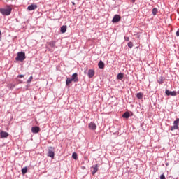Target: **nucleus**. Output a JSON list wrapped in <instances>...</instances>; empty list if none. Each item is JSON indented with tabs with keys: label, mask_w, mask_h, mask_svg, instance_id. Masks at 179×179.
<instances>
[{
	"label": "nucleus",
	"mask_w": 179,
	"mask_h": 179,
	"mask_svg": "<svg viewBox=\"0 0 179 179\" xmlns=\"http://www.w3.org/2000/svg\"><path fill=\"white\" fill-rule=\"evenodd\" d=\"M0 13L3 16H9L12 13V7L8 6L7 8H0Z\"/></svg>",
	"instance_id": "nucleus-1"
},
{
	"label": "nucleus",
	"mask_w": 179,
	"mask_h": 179,
	"mask_svg": "<svg viewBox=\"0 0 179 179\" xmlns=\"http://www.w3.org/2000/svg\"><path fill=\"white\" fill-rule=\"evenodd\" d=\"M26 59V54L24 52H19L15 57V61L23 62Z\"/></svg>",
	"instance_id": "nucleus-2"
},
{
	"label": "nucleus",
	"mask_w": 179,
	"mask_h": 179,
	"mask_svg": "<svg viewBox=\"0 0 179 179\" xmlns=\"http://www.w3.org/2000/svg\"><path fill=\"white\" fill-rule=\"evenodd\" d=\"M55 148L54 147H48V155L47 156L48 157H51L52 159H54V157L55 156Z\"/></svg>",
	"instance_id": "nucleus-3"
},
{
	"label": "nucleus",
	"mask_w": 179,
	"mask_h": 179,
	"mask_svg": "<svg viewBox=\"0 0 179 179\" xmlns=\"http://www.w3.org/2000/svg\"><path fill=\"white\" fill-rule=\"evenodd\" d=\"M179 118H177L173 122V125L171 127V131H174L175 129H178Z\"/></svg>",
	"instance_id": "nucleus-4"
},
{
	"label": "nucleus",
	"mask_w": 179,
	"mask_h": 179,
	"mask_svg": "<svg viewBox=\"0 0 179 179\" xmlns=\"http://www.w3.org/2000/svg\"><path fill=\"white\" fill-rule=\"evenodd\" d=\"M165 94H166V96H177V92H176V91H170L169 90H166Z\"/></svg>",
	"instance_id": "nucleus-5"
},
{
	"label": "nucleus",
	"mask_w": 179,
	"mask_h": 179,
	"mask_svg": "<svg viewBox=\"0 0 179 179\" xmlns=\"http://www.w3.org/2000/svg\"><path fill=\"white\" fill-rule=\"evenodd\" d=\"M120 20H121V16H120L119 15H115L112 20V22L113 23H118V22H120Z\"/></svg>",
	"instance_id": "nucleus-6"
},
{
	"label": "nucleus",
	"mask_w": 179,
	"mask_h": 179,
	"mask_svg": "<svg viewBox=\"0 0 179 179\" xmlns=\"http://www.w3.org/2000/svg\"><path fill=\"white\" fill-rule=\"evenodd\" d=\"M71 80H73V82H79V78L78 77V73H73L72 76H71Z\"/></svg>",
	"instance_id": "nucleus-7"
},
{
	"label": "nucleus",
	"mask_w": 179,
	"mask_h": 179,
	"mask_svg": "<svg viewBox=\"0 0 179 179\" xmlns=\"http://www.w3.org/2000/svg\"><path fill=\"white\" fill-rule=\"evenodd\" d=\"M31 132L32 134H38L40 132V127L37 126L31 127Z\"/></svg>",
	"instance_id": "nucleus-8"
},
{
	"label": "nucleus",
	"mask_w": 179,
	"mask_h": 179,
	"mask_svg": "<svg viewBox=\"0 0 179 179\" xmlns=\"http://www.w3.org/2000/svg\"><path fill=\"white\" fill-rule=\"evenodd\" d=\"M88 128L92 129V131H95L96 128H97V126H96V124L94 122H91L89 124Z\"/></svg>",
	"instance_id": "nucleus-9"
},
{
	"label": "nucleus",
	"mask_w": 179,
	"mask_h": 179,
	"mask_svg": "<svg viewBox=\"0 0 179 179\" xmlns=\"http://www.w3.org/2000/svg\"><path fill=\"white\" fill-rule=\"evenodd\" d=\"M87 75L89 78H93V76H94V70L93 69L88 70Z\"/></svg>",
	"instance_id": "nucleus-10"
},
{
	"label": "nucleus",
	"mask_w": 179,
	"mask_h": 179,
	"mask_svg": "<svg viewBox=\"0 0 179 179\" xmlns=\"http://www.w3.org/2000/svg\"><path fill=\"white\" fill-rule=\"evenodd\" d=\"M0 136H1V138H8V136H9V134L6 131H1L0 132Z\"/></svg>",
	"instance_id": "nucleus-11"
},
{
	"label": "nucleus",
	"mask_w": 179,
	"mask_h": 179,
	"mask_svg": "<svg viewBox=\"0 0 179 179\" xmlns=\"http://www.w3.org/2000/svg\"><path fill=\"white\" fill-rule=\"evenodd\" d=\"M28 10H34L37 9V5L31 4L27 7Z\"/></svg>",
	"instance_id": "nucleus-12"
},
{
	"label": "nucleus",
	"mask_w": 179,
	"mask_h": 179,
	"mask_svg": "<svg viewBox=\"0 0 179 179\" xmlns=\"http://www.w3.org/2000/svg\"><path fill=\"white\" fill-rule=\"evenodd\" d=\"M93 171H92V174L94 175L97 173L99 171V165L96 164L92 166Z\"/></svg>",
	"instance_id": "nucleus-13"
},
{
	"label": "nucleus",
	"mask_w": 179,
	"mask_h": 179,
	"mask_svg": "<svg viewBox=\"0 0 179 179\" xmlns=\"http://www.w3.org/2000/svg\"><path fill=\"white\" fill-rule=\"evenodd\" d=\"M98 66L99 69H104V62L103 61H99L98 63Z\"/></svg>",
	"instance_id": "nucleus-14"
},
{
	"label": "nucleus",
	"mask_w": 179,
	"mask_h": 179,
	"mask_svg": "<svg viewBox=\"0 0 179 179\" xmlns=\"http://www.w3.org/2000/svg\"><path fill=\"white\" fill-rule=\"evenodd\" d=\"M66 28H67L66 25L62 26L60 28L61 33H62V34L66 33Z\"/></svg>",
	"instance_id": "nucleus-15"
},
{
	"label": "nucleus",
	"mask_w": 179,
	"mask_h": 179,
	"mask_svg": "<svg viewBox=\"0 0 179 179\" xmlns=\"http://www.w3.org/2000/svg\"><path fill=\"white\" fill-rule=\"evenodd\" d=\"M117 79H118L119 80H122V79H124V73H119L117 76Z\"/></svg>",
	"instance_id": "nucleus-16"
},
{
	"label": "nucleus",
	"mask_w": 179,
	"mask_h": 179,
	"mask_svg": "<svg viewBox=\"0 0 179 179\" xmlns=\"http://www.w3.org/2000/svg\"><path fill=\"white\" fill-rule=\"evenodd\" d=\"M72 82H73V80H72V78H67L66 80V85L68 86L70 85V83H72Z\"/></svg>",
	"instance_id": "nucleus-17"
},
{
	"label": "nucleus",
	"mask_w": 179,
	"mask_h": 179,
	"mask_svg": "<svg viewBox=\"0 0 179 179\" xmlns=\"http://www.w3.org/2000/svg\"><path fill=\"white\" fill-rule=\"evenodd\" d=\"M137 99H139V100H141V99H143V94L142 92H138L136 94Z\"/></svg>",
	"instance_id": "nucleus-18"
},
{
	"label": "nucleus",
	"mask_w": 179,
	"mask_h": 179,
	"mask_svg": "<svg viewBox=\"0 0 179 179\" xmlns=\"http://www.w3.org/2000/svg\"><path fill=\"white\" fill-rule=\"evenodd\" d=\"M123 118H126L128 119L129 118V112H125L123 115H122Z\"/></svg>",
	"instance_id": "nucleus-19"
},
{
	"label": "nucleus",
	"mask_w": 179,
	"mask_h": 179,
	"mask_svg": "<svg viewBox=\"0 0 179 179\" xmlns=\"http://www.w3.org/2000/svg\"><path fill=\"white\" fill-rule=\"evenodd\" d=\"M50 47H51L52 48L55 47V41H52L48 43Z\"/></svg>",
	"instance_id": "nucleus-20"
},
{
	"label": "nucleus",
	"mask_w": 179,
	"mask_h": 179,
	"mask_svg": "<svg viewBox=\"0 0 179 179\" xmlns=\"http://www.w3.org/2000/svg\"><path fill=\"white\" fill-rule=\"evenodd\" d=\"M72 157L74 159V160H78V154L76 152H73L72 154Z\"/></svg>",
	"instance_id": "nucleus-21"
},
{
	"label": "nucleus",
	"mask_w": 179,
	"mask_h": 179,
	"mask_svg": "<svg viewBox=\"0 0 179 179\" xmlns=\"http://www.w3.org/2000/svg\"><path fill=\"white\" fill-rule=\"evenodd\" d=\"M157 14V8H154L152 9V15H153L154 16H156Z\"/></svg>",
	"instance_id": "nucleus-22"
},
{
	"label": "nucleus",
	"mask_w": 179,
	"mask_h": 179,
	"mask_svg": "<svg viewBox=\"0 0 179 179\" xmlns=\"http://www.w3.org/2000/svg\"><path fill=\"white\" fill-rule=\"evenodd\" d=\"M27 173V167H24L22 169V174L24 175Z\"/></svg>",
	"instance_id": "nucleus-23"
},
{
	"label": "nucleus",
	"mask_w": 179,
	"mask_h": 179,
	"mask_svg": "<svg viewBox=\"0 0 179 179\" xmlns=\"http://www.w3.org/2000/svg\"><path fill=\"white\" fill-rule=\"evenodd\" d=\"M163 82H164V78H158V83H159V85H162Z\"/></svg>",
	"instance_id": "nucleus-24"
},
{
	"label": "nucleus",
	"mask_w": 179,
	"mask_h": 179,
	"mask_svg": "<svg viewBox=\"0 0 179 179\" xmlns=\"http://www.w3.org/2000/svg\"><path fill=\"white\" fill-rule=\"evenodd\" d=\"M31 80H33V76H31L27 80V83H30V82H31Z\"/></svg>",
	"instance_id": "nucleus-25"
},
{
	"label": "nucleus",
	"mask_w": 179,
	"mask_h": 179,
	"mask_svg": "<svg viewBox=\"0 0 179 179\" xmlns=\"http://www.w3.org/2000/svg\"><path fill=\"white\" fill-rule=\"evenodd\" d=\"M127 45L129 48H132V47H134V44L132 43V42H129Z\"/></svg>",
	"instance_id": "nucleus-26"
},
{
	"label": "nucleus",
	"mask_w": 179,
	"mask_h": 179,
	"mask_svg": "<svg viewBox=\"0 0 179 179\" xmlns=\"http://www.w3.org/2000/svg\"><path fill=\"white\" fill-rule=\"evenodd\" d=\"M16 86V85L15 84H10V85H9V87L10 88V89H15V87Z\"/></svg>",
	"instance_id": "nucleus-27"
},
{
	"label": "nucleus",
	"mask_w": 179,
	"mask_h": 179,
	"mask_svg": "<svg viewBox=\"0 0 179 179\" xmlns=\"http://www.w3.org/2000/svg\"><path fill=\"white\" fill-rule=\"evenodd\" d=\"M160 179H166V176H164V173H162V174L160 176Z\"/></svg>",
	"instance_id": "nucleus-28"
},
{
	"label": "nucleus",
	"mask_w": 179,
	"mask_h": 179,
	"mask_svg": "<svg viewBox=\"0 0 179 179\" xmlns=\"http://www.w3.org/2000/svg\"><path fill=\"white\" fill-rule=\"evenodd\" d=\"M124 40H125V41H129V37L125 36Z\"/></svg>",
	"instance_id": "nucleus-29"
},
{
	"label": "nucleus",
	"mask_w": 179,
	"mask_h": 179,
	"mask_svg": "<svg viewBox=\"0 0 179 179\" xmlns=\"http://www.w3.org/2000/svg\"><path fill=\"white\" fill-rule=\"evenodd\" d=\"M24 75L20 74L17 76V78H24Z\"/></svg>",
	"instance_id": "nucleus-30"
},
{
	"label": "nucleus",
	"mask_w": 179,
	"mask_h": 179,
	"mask_svg": "<svg viewBox=\"0 0 179 179\" xmlns=\"http://www.w3.org/2000/svg\"><path fill=\"white\" fill-rule=\"evenodd\" d=\"M176 36H177V37H179V29L176 31Z\"/></svg>",
	"instance_id": "nucleus-31"
},
{
	"label": "nucleus",
	"mask_w": 179,
	"mask_h": 179,
	"mask_svg": "<svg viewBox=\"0 0 179 179\" xmlns=\"http://www.w3.org/2000/svg\"><path fill=\"white\" fill-rule=\"evenodd\" d=\"M166 166H169V164H166Z\"/></svg>",
	"instance_id": "nucleus-32"
},
{
	"label": "nucleus",
	"mask_w": 179,
	"mask_h": 179,
	"mask_svg": "<svg viewBox=\"0 0 179 179\" xmlns=\"http://www.w3.org/2000/svg\"><path fill=\"white\" fill-rule=\"evenodd\" d=\"M133 2H135V0H133Z\"/></svg>",
	"instance_id": "nucleus-33"
},
{
	"label": "nucleus",
	"mask_w": 179,
	"mask_h": 179,
	"mask_svg": "<svg viewBox=\"0 0 179 179\" xmlns=\"http://www.w3.org/2000/svg\"><path fill=\"white\" fill-rule=\"evenodd\" d=\"M0 36H1V31H0Z\"/></svg>",
	"instance_id": "nucleus-34"
}]
</instances>
